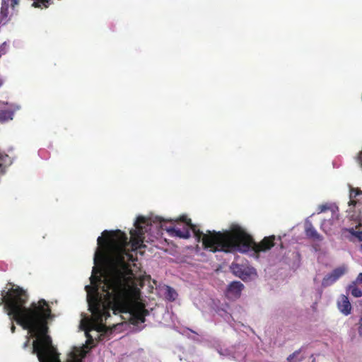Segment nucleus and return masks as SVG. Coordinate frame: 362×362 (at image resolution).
<instances>
[{
    "label": "nucleus",
    "instance_id": "1",
    "mask_svg": "<svg viewBox=\"0 0 362 362\" xmlns=\"http://www.w3.org/2000/svg\"><path fill=\"white\" fill-rule=\"evenodd\" d=\"M148 222V218L139 216L134 223L135 228L130 231L129 241L127 234L120 230L113 232L105 230L103 233L104 238H98V245L104 246V250L100 255L107 262V268L103 280L100 276L92 275L90 278L91 285L85 287L89 310L92 313L84 329L88 344L94 341L90 333L91 331L99 333L106 329L104 322L109 326L115 327L118 324L107 322L111 317L110 310L115 315L130 313L137 322H144L145 317L148 315L142 303L136 302L131 307L132 301L140 298V290L128 263L137 259L136 253L134 255L132 252L145 247L144 235L147 231Z\"/></svg>",
    "mask_w": 362,
    "mask_h": 362
},
{
    "label": "nucleus",
    "instance_id": "11",
    "mask_svg": "<svg viewBox=\"0 0 362 362\" xmlns=\"http://www.w3.org/2000/svg\"><path fill=\"white\" fill-rule=\"evenodd\" d=\"M356 281H353L348 287L349 291L355 298H360L362 296V291L357 287Z\"/></svg>",
    "mask_w": 362,
    "mask_h": 362
},
{
    "label": "nucleus",
    "instance_id": "22",
    "mask_svg": "<svg viewBox=\"0 0 362 362\" xmlns=\"http://www.w3.org/2000/svg\"><path fill=\"white\" fill-rule=\"evenodd\" d=\"M98 255H99V254H98V252H97L95 253V258H94L95 262H96V259H97V258H98Z\"/></svg>",
    "mask_w": 362,
    "mask_h": 362
},
{
    "label": "nucleus",
    "instance_id": "13",
    "mask_svg": "<svg viewBox=\"0 0 362 362\" xmlns=\"http://www.w3.org/2000/svg\"><path fill=\"white\" fill-rule=\"evenodd\" d=\"M300 349L294 351L292 354H290L287 358L288 362H298L302 361L303 357L297 358V356L300 354Z\"/></svg>",
    "mask_w": 362,
    "mask_h": 362
},
{
    "label": "nucleus",
    "instance_id": "21",
    "mask_svg": "<svg viewBox=\"0 0 362 362\" xmlns=\"http://www.w3.org/2000/svg\"><path fill=\"white\" fill-rule=\"evenodd\" d=\"M11 330L12 333L15 332L16 327H15V325L13 323H12L11 327Z\"/></svg>",
    "mask_w": 362,
    "mask_h": 362
},
{
    "label": "nucleus",
    "instance_id": "19",
    "mask_svg": "<svg viewBox=\"0 0 362 362\" xmlns=\"http://www.w3.org/2000/svg\"><path fill=\"white\" fill-rule=\"evenodd\" d=\"M358 334L360 336L362 337V317L360 319L359 321Z\"/></svg>",
    "mask_w": 362,
    "mask_h": 362
},
{
    "label": "nucleus",
    "instance_id": "14",
    "mask_svg": "<svg viewBox=\"0 0 362 362\" xmlns=\"http://www.w3.org/2000/svg\"><path fill=\"white\" fill-rule=\"evenodd\" d=\"M349 231L359 241H362V231H355L353 228L349 229Z\"/></svg>",
    "mask_w": 362,
    "mask_h": 362
},
{
    "label": "nucleus",
    "instance_id": "16",
    "mask_svg": "<svg viewBox=\"0 0 362 362\" xmlns=\"http://www.w3.org/2000/svg\"><path fill=\"white\" fill-rule=\"evenodd\" d=\"M168 296L169 300H174L177 296L176 292L173 289H172L170 287H168Z\"/></svg>",
    "mask_w": 362,
    "mask_h": 362
},
{
    "label": "nucleus",
    "instance_id": "15",
    "mask_svg": "<svg viewBox=\"0 0 362 362\" xmlns=\"http://www.w3.org/2000/svg\"><path fill=\"white\" fill-rule=\"evenodd\" d=\"M330 209V206L327 204L319 205L317 209V214L325 212Z\"/></svg>",
    "mask_w": 362,
    "mask_h": 362
},
{
    "label": "nucleus",
    "instance_id": "10",
    "mask_svg": "<svg viewBox=\"0 0 362 362\" xmlns=\"http://www.w3.org/2000/svg\"><path fill=\"white\" fill-rule=\"evenodd\" d=\"M305 235L313 240H322V237L317 233L311 223H307L305 228Z\"/></svg>",
    "mask_w": 362,
    "mask_h": 362
},
{
    "label": "nucleus",
    "instance_id": "20",
    "mask_svg": "<svg viewBox=\"0 0 362 362\" xmlns=\"http://www.w3.org/2000/svg\"><path fill=\"white\" fill-rule=\"evenodd\" d=\"M4 171V166L1 163V158L0 157V173H3Z\"/></svg>",
    "mask_w": 362,
    "mask_h": 362
},
{
    "label": "nucleus",
    "instance_id": "23",
    "mask_svg": "<svg viewBox=\"0 0 362 362\" xmlns=\"http://www.w3.org/2000/svg\"><path fill=\"white\" fill-rule=\"evenodd\" d=\"M2 83H3L2 80L0 79V87L1 86Z\"/></svg>",
    "mask_w": 362,
    "mask_h": 362
},
{
    "label": "nucleus",
    "instance_id": "8",
    "mask_svg": "<svg viewBox=\"0 0 362 362\" xmlns=\"http://www.w3.org/2000/svg\"><path fill=\"white\" fill-rule=\"evenodd\" d=\"M244 285L238 281L231 282L227 287L226 296L228 299L236 300L240 297Z\"/></svg>",
    "mask_w": 362,
    "mask_h": 362
},
{
    "label": "nucleus",
    "instance_id": "9",
    "mask_svg": "<svg viewBox=\"0 0 362 362\" xmlns=\"http://www.w3.org/2000/svg\"><path fill=\"white\" fill-rule=\"evenodd\" d=\"M338 308L345 315L351 313V305L347 296L341 295L337 303Z\"/></svg>",
    "mask_w": 362,
    "mask_h": 362
},
{
    "label": "nucleus",
    "instance_id": "18",
    "mask_svg": "<svg viewBox=\"0 0 362 362\" xmlns=\"http://www.w3.org/2000/svg\"><path fill=\"white\" fill-rule=\"evenodd\" d=\"M357 161L358 164L362 167V151L359 153L358 157H357Z\"/></svg>",
    "mask_w": 362,
    "mask_h": 362
},
{
    "label": "nucleus",
    "instance_id": "4",
    "mask_svg": "<svg viewBox=\"0 0 362 362\" xmlns=\"http://www.w3.org/2000/svg\"><path fill=\"white\" fill-rule=\"evenodd\" d=\"M237 227L240 228L242 230V231H243V233H245V234H246V235L248 236V238H249L248 249L245 251H241V250H237L233 251L232 252H240L242 253H245V252H248L250 250V247H252L253 250L256 253H259L260 252H266L274 246V240H275L274 235H270L269 237H265L259 243H255L252 236L250 235H249L244 229H243L238 225L232 226L230 230H232L233 229H234L235 228H237Z\"/></svg>",
    "mask_w": 362,
    "mask_h": 362
},
{
    "label": "nucleus",
    "instance_id": "12",
    "mask_svg": "<svg viewBox=\"0 0 362 362\" xmlns=\"http://www.w3.org/2000/svg\"><path fill=\"white\" fill-rule=\"evenodd\" d=\"M13 112L10 110H0V122H4L13 119Z\"/></svg>",
    "mask_w": 362,
    "mask_h": 362
},
{
    "label": "nucleus",
    "instance_id": "7",
    "mask_svg": "<svg viewBox=\"0 0 362 362\" xmlns=\"http://www.w3.org/2000/svg\"><path fill=\"white\" fill-rule=\"evenodd\" d=\"M346 267L345 266H341L334 269L330 274L326 275L322 281V286L323 287H327L333 284L340 277H341L346 272Z\"/></svg>",
    "mask_w": 362,
    "mask_h": 362
},
{
    "label": "nucleus",
    "instance_id": "6",
    "mask_svg": "<svg viewBox=\"0 0 362 362\" xmlns=\"http://www.w3.org/2000/svg\"><path fill=\"white\" fill-rule=\"evenodd\" d=\"M230 269L235 276L243 281L247 280L252 274H255V269L247 264L233 262L230 265Z\"/></svg>",
    "mask_w": 362,
    "mask_h": 362
},
{
    "label": "nucleus",
    "instance_id": "2",
    "mask_svg": "<svg viewBox=\"0 0 362 362\" xmlns=\"http://www.w3.org/2000/svg\"><path fill=\"white\" fill-rule=\"evenodd\" d=\"M179 220L185 224L181 226L177 223L174 226L163 228L171 237L187 239L190 237L189 230H192L196 240L202 243L204 249L211 252H230L237 250L245 251L248 249V236L238 227L232 230H206L204 233L186 216H180Z\"/></svg>",
    "mask_w": 362,
    "mask_h": 362
},
{
    "label": "nucleus",
    "instance_id": "17",
    "mask_svg": "<svg viewBox=\"0 0 362 362\" xmlns=\"http://www.w3.org/2000/svg\"><path fill=\"white\" fill-rule=\"evenodd\" d=\"M355 281L358 284H362V272L358 274Z\"/></svg>",
    "mask_w": 362,
    "mask_h": 362
},
{
    "label": "nucleus",
    "instance_id": "5",
    "mask_svg": "<svg viewBox=\"0 0 362 362\" xmlns=\"http://www.w3.org/2000/svg\"><path fill=\"white\" fill-rule=\"evenodd\" d=\"M20 0H1V21L6 20L8 17L16 14L18 12Z\"/></svg>",
    "mask_w": 362,
    "mask_h": 362
},
{
    "label": "nucleus",
    "instance_id": "3",
    "mask_svg": "<svg viewBox=\"0 0 362 362\" xmlns=\"http://www.w3.org/2000/svg\"><path fill=\"white\" fill-rule=\"evenodd\" d=\"M349 202L346 210L347 218L356 223V228L362 226V190L349 185Z\"/></svg>",
    "mask_w": 362,
    "mask_h": 362
}]
</instances>
